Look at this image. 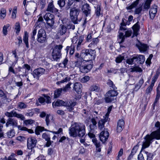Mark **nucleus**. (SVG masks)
Wrapping results in <instances>:
<instances>
[{"label":"nucleus","instance_id":"nucleus-1","mask_svg":"<svg viewBox=\"0 0 160 160\" xmlns=\"http://www.w3.org/2000/svg\"><path fill=\"white\" fill-rule=\"evenodd\" d=\"M154 126L155 127L159 128L157 130L152 132L150 134H147L144 137V141L143 142L142 149L148 147L151 143V141L153 139H160V122L157 121Z\"/></svg>","mask_w":160,"mask_h":160},{"label":"nucleus","instance_id":"nucleus-2","mask_svg":"<svg viewBox=\"0 0 160 160\" xmlns=\"http://www.w3.org/2000/svg\"><path fill=\"white\" fill-rule=\"evenodd\" d=\"M69 133L71 137H82L85 134V126L81 123H74L69 128Z\"/></svg>","mask_w":160,"mask_h":160},{"label":"nucleus","instance_id":"nucleus-3","mask_svg":"<svg viewBox=\"0 0 160 160\" xmlns=\"http://www.w3.org/2000/svg\"><path fill=\"white\" fill-rule=\"evenodd\" d=\"M95 52L94 50L91 49L84 50L81 53V57L83 60L87 61L92 60L95 58Z\"/></svg>","mask_w":160,"mask_h":160},{"label":"nucleus","instance_id":"nucleus-4","mask_svg":"<svg viewBox=\"0 0 160 160\" xmlns=\"http://www.w3.org/2000/svg\"><path fill=\"white\" fill-rule=\"evenodd\" d=\"M62 48V46L61 45H56L54 47L52 54V58L54 61H59L61 57V51Z\"/></svg>","mask_w":160,"mask_h":160},{"label":"nucleus","instance_id":"nucleus-5","mask_svg":"<svg viewBox=\"0 0 160 160\" xmlns=\"http://www.w3.org/2000/svg\"><path fill=\"white\" fill-rule=\"evenodd\" d=\"M118 93L117 91L113 89L109 91L106 94L105 98V102L107 103L111 102L116 99V97L118 95Z\"/></svg>","mask_w":160,"mask_h":160},{"label":"nucleus","instance_id":"nucleus-6","mask_svg":"<svg viewBox=\"0 0 160 160\" xmlns=\"http://www.w3.org/2000/svg\"><path fill=\"white\" fill-rule=\"evenodd\" d=\"M79 13V10L76 8H73L71 9L70 12V16L73 23L77 24L78 23V17Z\"/></svg>","mask_w":160,"mask_h":160},{"label":"nucleus","instance_id":"nucleus-7","mask_svg":"<svg viewBox=\"0 0 160 160\" xmlns=\"http://www.w3.org/2000/svg\"><path fill=\"white\" fill-rule=\"evenodd\" d=\"M37 36V41L40 43H43L47 41L46 32L43 29H41L39 30Z\"/></svg>","mask_w":160,"mask_h":160},{"label":"nucleus","instance_id":"nucleus-8","mask_svg":"<svg viewBox=\"0 0 160 160\" xmlns=\"http://www.w3.org/2000/svg\"><path fill=\"white\" fill-rule=\"evenodd\" d=\"M43 18L49 26L51 27L53 26L54 23V17L52 14L47 13L43 16Z\"/></svg>","mask_w":160,"mask_h":160},{"label":"nucleus","instance_id":"nucleus-9","mask_svg":"<svg viewBox=\"0 0 160 160\" xmlns=\"http://www.w3.org/2000/svg\"><path fill=\"white\" fill-rule=\"evenodd\" d=\"M37 140L34 137H29L27 139V148L29 149H31L36 145Z\"/></svg>","mask_w":160,"mask_h":160},{"label":"nucleus","instance_id":"nucleus-10","mask_svg":"<svg viewBox=\"0 0 160 160\" xmlns=\"http://www.w3.org/2000/svg\"><path fill=\"white\" fill-rule=\"evenodd\" d=\"M132 33L131 30H127L125 32V35H124L123 33L122 32L119 33L118 35V42L120 43L124 42L125 40V37H129L130 36Z\"/></svg>","mask_w":160,"mask_h":160},{"label":"nucleus","instance_id":"nucleus-11","mask_svg":"<svg viewBox=\"0 0 160 160\" xmlns=\"http://www.w3.org/2000/svg\"><path fill=\"white\" fill-rule=\"evenodd\" d=\"M46 70L43 68H39L34 70L33 72V75L34 78H38L41 75L45 73Z\"/></svg>","mask_w":160,"mask_h":160},{"label":"nucleus","instance_id":"nucleus-12","mask_svg":"<svg viewBox=\"0 0 160 160\" xmlns=\"http://www.w3.org/2000/svg\"><path fill=\"white\" fill-rule=\"evenodd\" d=\"M109 135V133L107 129H104V130L101 132L99 135L100 140L103 142H105L107 140Z\"/></svg>","mask_w":160,"mask_h":160},{"label":"nucleus","instance_id":"nucleus-13","mask_svg":"<svg viewBox=\"0 0 160 160\" xmlns=\"http://www.w3.org/2000/svg\"><path fill=\"white\" fill-rule=\"evenodd\" d=\"M17 120L14 118H9L7 120L6 126L8 127L9 125L12 126L13 128L16 127L17 126Z\"/></svg>","mask_w":160,"mask_h":160},{"label":"nucleus","instance_id":"nucleus-14","mask_svg":"<svg viewBox=\"0 0 160 160\" xmlns=\"http://www.w3.org/2000/svg\"><path fill=\"white\" fill-rule=\"evenodd\" d=\"M92 67L91 64L86 65H83L80 68V71L82 73H86L89 72Z\"/></svg>","mask_w":160,"mask_h":160},{"label":"nucleus","instance_id":"nucleus-15","mask_svg":"<svg viewBox=\"0 0 160 160\" xmlns=\"http://www.w3.org/2000/svg\"><path fill=\"white\" fill-rule=\"evenodd\" d=\"M135 62L138 64H142L144 62L145 58L144 56L142 55H136L134 56Z\"/></svg>","mask_w":160,"mask_h":160},{"label":"nucleus","instance_id":"nucleus-16","mask_svg":"<svg viewBox=\"0 0 160 160\" xmlns=\"http://www.w3.org/2000/svg\"><path fill=\"white\" fill-rule=\"evenodd\" d=\"M67 27L62 24H60L58 27L57 33L60 35H63L65 34L67 31Z\"/></svg>","mask_w":160,"mask_h":160},{"label":"nucleus","instance_id":"nucleus-17","mask_svg":"<svg viewBox=\"0 0 160 160\" xmlns=\"http://www.w3.org/2000/svg\"><path fill=\"white\" fill-rule=\"evenodd\" d=\"M157 12V6L154 5L150 8L149 12L150 18L151 19H152L154 18Z\"/></svg>","mask_w":160,"mask_h":160},{"label":"nucleus","instance_id":"nucleus-18","mask_svg":"<svg viewBox=\"0 0 160 160\" xmlns=\"http://www.w3.org/2000/svg\"><path fill=\"white\" fill-rule=\"evenodd\" d=\"M136 46L140 52L146 51L148 48L146 44L142 43L139 41L136 44Z\"/></svg>","mask_w":160,"mask_h":160},{"label":"nucleus","instance_id":"nucleus-19","mask_svg":"<svg viewBox=\"0 0 160 160\" xmlns=\"http://www.w3.org/2000/svg\"><path fill=\"white\" fill-rule=\"evenodd\" d=\"M82 10L84 13L87 16L91 12L90 7L88 4H85L83 5Z\"/></svg>","mask_w":160,"mask_h":160},{"label":"nucleus","instance_id":"nucleus-20","mask_svg":"<svg viewBox=\"0 0 160 160\" xmlns=\"http://www.w3.org/2000/svg\"><path fill=\"white\" fill-rule=\"evenodd\" d=\"M76 102L72 100H69L67 102V110L69 112H72L73 109L74 107L76 105Z\"/></svg>","mask_w":160,"mask_h":160},{"label":"nucleus","instance_id":"nucleus-21","mask_svg":"<svg viewBox=\"0 0 160 160\" xmlns=\"http://www.w3.org/2000/svg\"><path fill=\"white\" fill-rule=\"evenodd\" d=\"M132 29L133 31L134 35L137 36L138 34V32L140 29V25L138 21L133 25L132 27Z\"/></svg>","mask_w":160,"mask_h":160},{"label":"nucleus","instance_id":"nucleus-22","mask_svg":"<svg viewBox=\"0 0 160 160\" xmlns=\"http://www.w3.org/2000/svg\"><path fill=\"white\" fill-rule=\"evenodd\" d=\"M124 125V122L123 119L119 120L118 122L117 126V132H120L123 129Z\"/></svg>","mask_w":160,"mask_h":160},{"label":"nucleus","instance_id":"nucleus-23","mask_svg":"<svg viewBox=\"0 0 160 160\" xmlns=\"http://www.w3.org/2000/svg\"><path fill=\"white\" fill-rule=\"evenodd\" d=\"M99 42V40L98 38H94L92 39V42L89 44L88 47L93 49H95L97 48V44Z\"/></svg>","mask_w":160,"mask_h":160},{"label":"nucleus","instance_id":"nucleus-24","mask_svg":"<svg viewBox=\"0 0 160 160\" xmlns=\"http://www.w3.org/2000/svg\"><path fill=\"white\" fill-rule=\"evenodd\" d=\"M82 86L80 83L76 82L74 84L73 88L78 93H80L82 91Z\"/></svg>","mask_w":160,"mask_h":160},{"label":"nucleus","instance_id":"nucleus-25","mask_svg":"<svg viewBox=\"0 0 160 160\" xmlns=\"http://www.w3.org/2000/svg\"><path fill=\"white\" fill-rule=\"evenodd\" d=\"M47 10L48 11L52 12H56L58 11V10L57 8H55L52 3H50L49 4Z\"/></svg>","mask_w":160,"mask_h":160},{"label":"nucleus","instance_id":"nucleus-26","mask_svg":"<svg viewBox=\"0 0 160 160\" xmlns=\"http://www.w3.org/2000/svg\"><path fill=\"white\" fill-rule=\"evenodd\" d=\"M126 21L125 19L123 18L122 21V22L120 24V27L119 30H127V28L125 27L127 24L129 25L130 22H127L126 23L125 22Z\"/></svg>","mask_w":160,"mask_h":160},{"label":"nucleus","instance_id":"nucleus-27","mask_svg":"<svg viewBox=\"0 0 160 160\" xmlns=\"http://www.w3.org/2000/svg\"><path fill=\"white\" fill-rule=\"evenodd\" d=\"M144 81L142 78L140 79L139 82L136 84L135 88H133V91H137L140 88L142 85L143 84Z\"/></svg>","mask_w":160,"mask_h":160},{"label":"nucleus","instance_id":"nucleus-28","mask_svg":"<svg viewBox=\"0 0 160 160\" xmlns=\"http://www.w3.org/2000/svg\"><path fill=\"white\" fill-rule=\"evenodd\" d=\"M92 141L95 145L97 148V150L98 152H100L101 151V148H100L101 146L100 142L98 141L96 138L92 139Z\"/></svg>","mask_w":160,"mask_h":160},{"label":"nucleus","instance_id":"nucleus-29","mask_svg":"<svg viewBox=\"0 0 160 160\" xmlns=\"http://www.w3.org/2000/svg\"><path fill=\"white\" fill-rule=\"evenodd\" d=\"M84 38L83 36H81L79 37L78 40V43L77 47V49L79 50L80 49L81 45L83 42Z\"/></svg>","mask_w":160,"mask_h":160},{"label":"nucleus","instance_id":"nucleus-30","mask_svg":"<svg viewBox=\"0 0 160 160\" xmlns=\"http://www.w3.org/2000/svg\"><path fill=\"white\" fill-rule=\"evenodd\" d=\"M152 0H147L143 4V10L148 11L150 7L151 2Z\"/></svg>","mask_w":160,"mask_h":160},{"label":"nucleus","instance_id":"nucleus-31","mask_svg":"<svg viewBox=\"0 0 160 160\" xmlns=\"http://www.w3.org/2000/svg\"><path fill=\"white\" fill-rule=\"evenodd\" d=\"M106 117L104 119L100 120L98 122V128L100 130L102 129L104 127V124L107 122Z\"/></svg>","mask_w":160,"mask_h":160},{"label":"nucleus","instance_id":"nucleus-32","mask_svg":"<svg viewBox=\"0 0 160 160\" xmlns=\"http://www.w3.org/2000/svg\"><path fill=\"white\" fill-rule=\"evenodd\" d=\"M139 143H138V144L135 146H134L133 148L132 149L131 153L128 157V159H130L132 157L133 155L136 153L138 149V147L139 146Z\"/></svg>","mask_w":160,"mask_h":160},{"label":"nucleus","instance_id":"nucleus-33","mask_svg":"<svg viewBox=\"0 0 160 160\" xmlns=\"http://www.w3.org/2000/svg\"><path fill=\"white\" fill-rule=\"evenodd\" d=\"M44 130L49 131L46 129H45L43 127L38 126L36 127L35 130V134L37 135H39L40 132H41Z\"/></svg>","mask_w":160,"mask_h":160},{"label":"nucleus","instance_id":"nucleus-34","mask_svg":"<svg viewBox=\"0 0 160 160\" xmlns=\"http://www.w3.org/2000/svg\"><path fill=\"white\" fill-rule=\"evenodd\" d=\"M28 37V34L27 32L26 31L24 32V34L23 37V41L26 45V47L28 48H29Z\"/></svg>","mask_w":160,"mask_h":160},{"label":"nucleus","instance_id":"nucleus-35","mask_svg":"<svg viewBox=\"0 0 160 160\" xmlns=\"http://www.w3.org/2000/svg\"><path fill=\"white\" fill-rule=\"evenodd\" d=\"M139 0H136L133 2L131 5L126 7L127 10H131L135 8L138 4Z\"/></svg>","mask_w":160,"mask_h":160},{"label":"nucleus","instance_id":"nucleus-36","mask_svg":"<svg viewBox=\"0 0 160 160\" xmlns=\"http://www.w3.org/2000/svg\"><path fill=\"white\" fill-rule=\"evenodd\" d=\"M83 59H79L78 60H76L75 62V67H78L79 68L83 65L82 60Z\"/></svg>","mask_w":160,"mask_h":160},{"label":"nucleus","instance_id":"nucleus-37","mask_svg":"<svg viewBox=\"0 0 160 160\" xmlns=\"http://www.w3.org/2000/svg\"><path fill=\"white\" fill-rule=\"evenodd\" d=\"M17 127L18 129L19 130L27 131L29 133H32L33 132V131L31 129H28L25 127H22L20 125L18 126V125Z\"/></svg>","mask_w":160,"mask_h":160},{"label":"nucleus","instance_id":"nucleus-38","mask_svg":"<svg viewBox=\"0 0 160 160\" xmlns=\"http://www.w3.org/2000/svg\"><path fill=\"white\" fill-rule=\"evenodd\" d=\"M53 117L50 114L47 115L45 121L47 126L49 125L50 122L53 120Z\"/></svg>","mask_w":160,"mask_h":160},{"label":"nucleus","instance_id":"nucleus-39","mask_svg":"<svg viewBox=\"0 0 160 160\" xmlns=\"http://www.w3.org/2000/svg\"><path fill=\"white\" fill-rule=\"evenodd\" d=\"M62 90V88H60L57 89L54 91V98H57L59 97Z\"/></svg>","mask_w":160,"mask_h":160},{"label":"nucleus","instance_id":"nucleus-40","mask_svg":"<svg viewBox=\"0 0 160 160\" xmlns=\"http://www.w3.org/2000/svg\"><path fill=\"white\" fill-rule=\"evenodd\" d=\"M100 89V88L98 86L95 85H93L90 87V90L92 91L98 92L99 91Z\"/></svg>","mask_w":160,"mask_h":160},{"label":"nucleus","instance_id":"nucleus-41","mask_svg":"<svg viewBox=\"0 0 160 160\" xmlns=\"http://www.w3.org/2000/svg\"><path fill=\"white\" fill-rule=\"evenodd\" d=\"M159 75V73L157 71V72L155 75L153 77L151 84L154 86V84L158 79Z\"/></svg>","mask_w":160,"mask_h":160},{"label":"nucleus","instance_id":"nucleus-42","mask_svg":"<svg viewBox=\"0 0 160 160\" xmlns=\"http://www.w3.org/2000/svg\"><path fill=\"white\" fill-rule=\"evenodd\" d=\"M7 134L8 138H11L14 136L15 133L14 130L12 129L9 131Z\"/></svg>","mask_w":160,"mask_h":160},{"label":"nucleus","instance_id":"nucleus-43","mask_svg":"<svg viewBox=\"0 0 160 160\" xmlns=\"http://www.w3.org/2000/svg\"><path fill=\"white\" fill-rule=\"evenodd\" d=\"M142 70L141 68L137 66L134 67L130 68L131 72H142Z\"/></svg>","mask_w":160,"mask_h":160},{"label":"nucleus","instance_id":"nucleus-44","mask_svg":"<svg viewBox=\"0 0 160 160\" xmlns=\"http://www.w3.org/2000/svg\"><path fill=\"white\" fill-rule=\"evenodd\" d=\"M154 85L151 84L150 86L147 88L146 90L145 94L147 95H150L151 93V92L152 90V88Z\"/></svg>","mask_w":160,"mask_h":160},{"label":"nucleus","instance_id":"nucleus-45","mask_svg":"<svg viewBox=\"0 0 160 160\" xmlns=\"http://www.w3.org/2000/svg\"><path fill=\"white\" fill-rule=\"evenodd\" d=\"M15 111L12 110L10 112H7L5 113V115L8 117L12 118L14 117Z\"/></svg>","mask_w":160,"mask_h":160},{"label":"nucleus","instance_id":"nucleus-46","mask_svg":"<svg viewBox=\"0 0 160 160\" xmlns=\"http://www.w3.org/2000/svg\"><path fill=\"white\" fill-rule=\"evenodd\" d=\"M20 119L22 120H24L25 119V117L23 115L20 113H18L15 111L14 117Z\"/></svg>","mask_w":160,"mask_h":160},{"label":"nucleus","instance_id":"nucleus-47","mask_svg":"<svg viewBox=\"0 0 160 160\" xmlns=\"http://www.w3.org/2000/svg\"><path fill=\"white\" fill-rule=\"evenodd\" d=\"M0 12L1 18L3 19L6 16V10L5 8H2Z\"/></svg>","mask_w":160,"mask_h":160},{"label":"nucleus","instance_id":"nucleus-48","mask_svg":"<svg viewBox=\"0 0 160 160\" xmlns=\"http://www.w3.org/2000/svg\"><path fill=\"white\" fill-rule=\"evenodd\" d=\"M107 83L110 87H111L113 89L115 90L117 89L116 87L114 85L113 82L111 80H109Z\"/></svg>","mask_w":160,"mask_h":160},{"label":"nucleus","instance_id":"nucleus-49","mask_svg":"<svg viewBox=\"0 0 160 160\" xmlns=\"http://www.w3.org/2000/svg\"><path fill=\"white\" fill-rule=\"evenodd\" d=\"M68 62V60L67 58H65L63 61L62 62V63H60L59 64V66L60 67H64L65 68L66 67V65H67Z\"/></svg>","mask_w":160,"mask_h":160},{"label":"nucleus","instance_id":"nucleus-50","mask_svg":"<svg viewBox=\"0 0 160 160\" xmlns=\"http://www.w3.org/2000/svg\"><path fill=\"white\" fill-rule=\"evenodd\" d=\"M9 26V24H7L6 25H5L3 26L2 29L3 33L4 35H6L7 34L8 31L7 29H8Z\"/></svg>","mask_w":160,"mask_h":160},{"label":"nucleus","instance_id":"nucleus-51","mask_svg":"<svg viewBox=\"0 0 160 160\" xmlns=\"http://www.w3.org/2000/svg\"><path fill=\"white\" fill-rule=\"evenodd\" d=\"M124 58V56L119 55L116 58L115 61L117 63H120Z\"/></svg>","mask_w":160,"mask_h":160},{"label":"nucleus","instance_id":"nucleus-52","mask_svg":"<svg viewBox=\"0 0 160 160\" xmlns=\"http://www.w3.org/2000/svg\"><path fill=\"white\" fill-rule=\"evenodd\" d=\"M70 79V78L68 77V76H66V77L64 78L62 80L60 81L57 82V83L60 84L61 83H63L65 82H67L68 81H69Z\"/></svg>","mask_w":160,"mask_h":160},{"label":"nucleus","instance_id":"nucleus-53","mask_svg":"<svg viewBox=\"0 0 160 160\" xmlns=\"http://www.w3.org/2000/svg\"><path fill=\"white\" fill-rule=\"evenodd\" d=\"M15 28L17 30L16 33H18L20 30V26L19 22H18L15 23Z\"/></svg>","mask_w":160,"mask_h":160},{"label":"nucleus","instance_id":"nucleus-54","mask_svg":"<svg viewBox=\"0 0 160 160\" xmlns=\"http://www.w3.org/2000/svg\"><path fill=\"white\" fill-rule=\"evenodd\" d=\"M90 79V77L88 76H86L82 78L81 80V82L82 83L86 82Z\"/></svg>","mask_w":160,"mask_h":160},{"label":"nucleus","instance_id":"nucleus-55","mask_svg":"<svg viewBox=\"0 0 160 160\" xmlns=\"http://www.w3.org/2000/svg\"><path fill=\"white\" fill-rule=\"evenodd\" d=\"M65 102L61 100H58L55 103V106H59L63 105Z\"/></svg>","mask_w":160,"mask_h":160},{"label":"nucleus","instance_id":"nucleus-56","mask_svg":"<svg viewBox=\"0 0 160 160\" xmlns=\"http://www.w3.org/2000/svg\"><path fill=\"white\" fill-rule=\"evenodd\" d=\"M37 33V29L36 28H35L33 29L32 33L31 34V38L32 41H34L35 40V36L36 35Z\"/></svg>","mask_w":160,"mask_h":160},{"label":"nucleus","instance_id":"nucleus-57","mask_svg":"<svg viewBox=\"0 0 160 160\" xmlns=\"http://www.w3.org/2000/svg\"><path fill=\"white\" fill-rule=\"evenodd\" d=\"M43 96L44 97L45 99V101L47 103H51V98L49 96H47L46 95L43 94Z\"/></svg>","mask_w":160,"mask_h":160},{"label":"nucleus","instance_id":"nucleus-58","mask_svg":"<svg viewBox=\"0 0 160 160\" xmlns=\"http://www.w3.org/2000/svg\"><path fill=\"white\" fill-rule=\"evenodd\" d=\"M17 8L15 7L13 9L12 15V18L13 19H15L16 17V13H17Z\"/></svg>","mask_w":160,"mask_h":160},{"label":"nucleus","instance_id":"nucleus-59","mask_svg":"<svg viewBox=\"0 0 160 160\" xmlns=\"http://www.w3.org/2000/svg\"><path fill=\"white\" fill-rule=\"evenodd\" d=\"M142 10V6L136 8L134 10V13L135 14H139Z\"/></svg>","mask_w":160,"mask_h":160},{"label":"nucleus","instance_id":"nucleus-60","mask_svg":"<svg viewBox=\"0 0 160 160\" xmlns=\"http://www.w3.org/2000/svg\"><path fill=\"white\" fill-rule=\"evenodd\" d=\"M65 4V0H59L58 1V4L60 7H63Z\"/></svg>","mask_w":160,"mask_h":160},{"label":"nucleus","instance_id":"nucleus-61","mask_svg":"<svg viewBox=\"0 0 160 160\" xmlns=\"http://www.w3.org/2000/svg\"><path fill=\"white\" fill-rule=\"evenodd\" d=\"M15 156V154L14 153L12 154L10 156H9L8 159L6 157L5 158V160H17L16 158H15L14 157Z\"/></svg>","mask_w":160,"mask_h":160},{"label":"nucleus","instance_id":"nucleus-62","mask_svg":"<svg viewBox=\"0 0 160 160\" xmlns=\"http://www.w3.org/2000/svg\"><path fill=\"white\" fill-rule=\"evenodd\" d=\"M147 156V160H152L153 158V154L152 153L148 152H145Z\"/></svg>","mask_w":160,"mask_h":160},{"label":"nucleus","instance_id":"nucleus-63","mask_svg":"<svg viewBox=\"0 0 160 160\" xmlns=\"http://www.w3.org/2000/svg\"><path fill=\"white\" fill-rule=\"evenodd\" d=\"M71 84V83H68L63 88H62V91L64 92H67L70 88Z\"/></svg>","mask_w":160,"mask_h":160},{"label":"nucleus","instance_id":"nucleus-64","mask_svg":"<svg viewBox=\"0 0 160 160\" xmlns=\"http://www.w3.org/2000/svg\"><path fill=\"white\" fill-rule=\"evenodd\" d=\"M134 58V56L132 58L128 59L126 60V62L129 64H132L134 62V60H135Z\"/></svg>","mask_w":160,"mask_h":160}]
</instances>
